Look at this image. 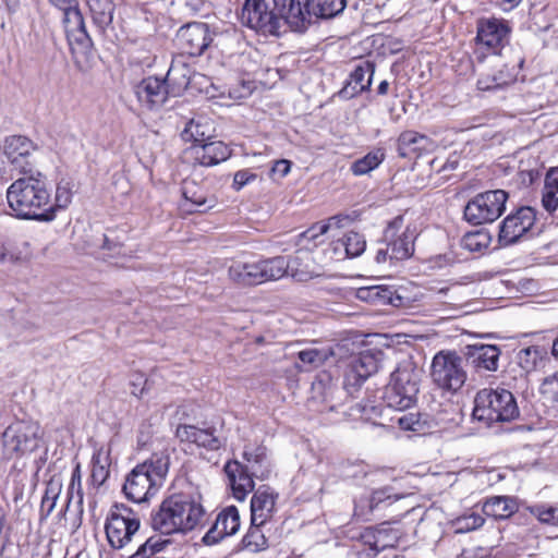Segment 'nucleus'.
I'll use <instances>...</instances> for the list:
<instances>
[{"label":"nucleus","instance_id":"obj_28","mask_svg":"<svg viewBox=\"0 0 558 558\" xmlns=\"http://www.w3.org/2000/svg\"><path fill=\"white\" fill-rule=\"evenodd\" d=\"M196 76V73L186 62L182 59H174L167 72L165 81L169 86L171 96H178L191 85Z\"/></svg>","mask_w":558,"mask_h":558},{"label":"nucleus","instance_id":"obj_57","mask_svg":"<svg viewBox=\"0 0 558 558\" xmlns=\"http://www.w3.org/2000/svg\"><path fill=\"white\" fill-rule=\"evenodd\" d=\"M377 536L380 535L384 539H388L387 548L395 547L400 538V532L383 523L377 527Z\"/></svg>","mask_w":558,"mask_h":558},{"label":"nucleus","instance_id":"obj_17","mask_svg":"<svg viewBox=\"0 0 558 558\" xmlns=\"http://www.w3.org/2000/svg\"><path fill=\"white\" fill-rule=\"evenodd\" d=\"M308 0H274L275 12L281 26L288 24L293 31L303 32L311 24Z\"/></svg>","mask_w":558,"mask_h":558},{"label":"nucleus","instance_id":"obj_45","mask_svg":"<svg viewBox=\"0 0 558 558\" xmlns=\"http://www.w3.org/2000/svg\"><path fill=\"white\" fill-rule=\"evenodd\" d=\"M182 195L186 202H190L194 208L192 210H205L211 207V204L207 205L208 201L204 192L197 186L194 181H186L182 187Z\"/></svg>","mask_w":558,"mask_h":558},{"label":"nucleus","instance_id":"obj_19","mask_svg":"<svg viewBox=\"0 0 558 558\" xmlns=\"http://www.w3.org/2000/svg\"><path fill=\"white\" fill-rule=\"evenodd\" d=\"M3 154L8 161L21 173H28L29 157L36 149L35 144L23 135L7 136L2 144Z\"/></svg>","mask_w":558,"mask_h":558},{"label":"nucleus","instance_id":"obj_27","mask_svg":"<svg viewBox=\"0 0 558 558\" xmlns=\"http://www.w3.org/2000/svg\"><path fill=\"white\" fill-rule=\"evenodd\" d=\"M436 147L437 144L432 138L415 131H404L398 138V151L401 157H409L411 154H428Z\"/></svg>","mask_w":558,"mask_h":558},{"label":"nucleus","instance_id":"obj_24","mask_svg":"<svg viewBox=\"0 0 558 558\" xmlns=\"http://www.w3.org/2000/svg\"><path fill=\"white\" fill-rule=\"evenodd\" d=\"M225 472L229 480L233 497L243 501L248 493L254 489L255 476L247 468L239 461H229L225 465Z\"/></svg>","mask_w":558,"mask_h":558},{"label":"nucleus","instance_id":"obj_1","mask_svg":"<svg viewBox=\"0 0 558 558\" xmlns=\"http://www.w3.org/2000/svg\"><path fill=\"white\" fill-rule=\"evenodd\" d=\"M7 201L16 218L51 221L56 217L46 177L39 171H28L12 182L7 190Z\"/></svg>","mask_w":558,"mask_h":558},{"label":"nucleus","instance_id":"obj_18","mask_svg":"<svg viewBox=\"0 0 558 558\" xmlns=\"http://www.w3.org/2000/svg\"><path fill=\"white\" fill-rule=\"evenodd\" d=\"M241 525L239 510L234 506L222 509L216 517L213 526L203 536L205 545H215L221 539L234 535Z\"/></svg>","mask_w":558,"mask_h":558},{"label":"nucleus","instance_id":"obj_2","mask_svg":"<svg viewBox=\"0 0 558 558\" xmlns=\"http://www.w3.org/2000/svg\"><path fill=\"white\" fill-rule=\"evenodd\" d=\"M205 515L199 496L175 494L166 498L151 515V526L165 535L187 533L198 526Z\"/></svg>","mask_w":558,"mask_h":558},{"label":"nucleus","instance_id":"obj_43","mask_svg":"<svg viewBox=\"0 0 558 558\" xmlns=\"http://www.w3.org/2000/svg\"><path fill=\"white\" fill-rule=\"evenodd\" d=\"M349 416L353 420L362 418L373 422L375 425H383L377 423L376 418L380 417L384 412V407L380 403H356L349 409Z\"/></svg>","mask_w":558,"mask_h":558},{"label":"nucleus","instance_id":"obj_63","mask_svg":"<svg viewBox=\"0 0 558 558\" xmlns=\"http://www.w3.org/2000/svg\"><path fill=\"white\" fill-rule=\"evenodd\" d=\"M521 2L522 0H502L501 7L504 11H510L517 8Z\"/></svg>","mask_w":558,"mask_h":558},{"label":"nucleus","instance_id":"obj_54","mask_svg":"<svg viewBox=\"0 0 558 558\" xmlns=\"http://www.w3.org/2000/svg\"><path fill=\"white\" fill-rule=\"evenodd\" d=\"M56 203L52 206L54 207V210L57 208L63 209L66 208L71 201H72V190L70 187V184L68 182H60L57 185L56 189Z\"/></svg>","mask_w":558,"mask_h":558},{"label":"nucleus","instance_id":"obj_48","mask_svg":"<svg viewBox=\"0 0 558 558\" xmlns=\"http://www.w3.org/2000/svg\"><path fill=\"white\" fill-rule=\"evenodd\" d=\"M462 246L470 252H481L489 244V236L482 231L469 232L461 240Z\"/></svg>","mask_w":558,"mask_h":558},{"label":"nucleus","instance_id":"obj_55","mask_svg":"<svg viewBox=\"0 0 558 558\" xmlns=\"http://www.w3.org/2000/svg\"><path fill=\"white\" fill-rule=\"evenodd\" d=\"M542 392L551 401L558 402V372L544 379Z\"/></svg>","mask_w":558,"mask_h":558},{"label":"nucleus","instance_id":"obj_44","mask_svg":"<svg viewBox=\"0 0 558 558\" xmlns=\"http://www.w3.org/2000/svg\"><path fill=\"white\" fill-rule=\"evenodd\" d=\"M333 355L331 349L308 348L298 353L299 360L306 366V371L322 366Z\"/></svg>","mask_w":558,"mask_h":558},{"label":"nucleus","instance_id":"obj_41","mask_svg":"<svg viewBox=\"0 0 558 558\" xmlns=\"http://www.w3.org/2000/svg\"><path fill=\"white\" fill-rule=\"evenodd\" d=\"M339 248H343L348 257H357L364 253L366 241L362 234L351 231L335 243V251Z\"/></svg>","mask_w":558,"mask_h":558},{"label":"nucleus","instance_id":"obj_35","mask_svg":"<svg viewBox=\"0 0 558 558\" xmlns=\"http://www.w3.org/2000/svg\"><path fill=\"white\" fill-rule=\"evenodd\" d=\"M93 23L101 32L112 24L116 11L113 0H87Z\"/></svg>","mask_w":558,"mask_h":558},{"label":"nucleus","instance_id":"obj_30","mask_svg":"<svg viewBox=\"0 0 558 558\" xmlns=\"http://www.w3.org/2000/svg\"><path fill=\"white\" fill-rule=\"evenodd\" d=\"M352 221L353 218L350 215L333 216L329 219V223L314 225L306 231L300 233L298 235L295 244L301 246L302 248L311 250V246L308 244L313 242V246H316L318 244L317 239L324 235L328 231L330 226L335 225L341 228L348 226Z\"/></svg>","mask_w":558,"mask_h":558},{"label":"nucleus","instance_id":"obj_64","mask_svg":"<svg viewBox=\"0 0 558 558\" xmlns=\"http://www.w3.org/2000/svg\"><path fill=\"white\" fill-rule=\"evenodd\" d=\"M457 166H458V156L456 154H453L449 157V159L445 163L444 169L453 170L457 168Z\"/></svg>","mask_w":558,"mask_h":558},{"label":"nucleus","instance_id":"obj_39","mask_svg":"<svg viewBox=\"0 0 558 558\" xmlns=\"http://www.w3.org/2000/svg\"><path fill=\"white\" fill-rule=\"evenodd\" d=\"M311 20L313 17L331 19L340 14L345 5V0H308Z\"/></svg>","mask_w":558,"mask_h":558},{"label":"nucleus","instance_id":"obj_12","mask_svg":"<svg viewBox=\"0 0 558 558\" xmlns=\"http://www.w3.org/2000/svg\"><path fill=\"white\" fill-rule=\"evenodd\" d=\"M240 20L243 25L264 35H278L281 28V19L275 10H268L265 0H245Z\"/></svg>","mask_w":558,"mask_h":558},{"label":"nucleus","instance_id":"obj_58","mask_svg":"<svg viewBox=\"0 0 558 558\" xmlns=\"http://www.w3.org/2000/svg\"><path fill=\"white\" fill-rule=\"evenodd\" d=\"M256 178L257 175L250 170H240L234 173L232 186L235 191H240Z\"/></svg>","mask_w":558,"mask_h":558},{"label":"nucleus","instance_id":"obj_14","mask_svg":"<svg viewBox=\"0 0 558 558\" xmlns=\"http://www.w3.org/2000/svg\"><path fill=\"white\" fill-rule=\"evenodd\" d=\"M535 219V210L527 206L508 215L499 227L498 241L500 245L508 246L519 242L534 226Z\"/></svg>","mask_w":558,"mask_h":558},{"label":"nucleus","instance_id":"obj_60","mask_svg":"<svg viewBox=\"0 0 558 558\" xmlns=\"http://www.w3.org/2000/svg\"><path fill=\"white\" fill-rule=\"evenodd\" d=\"M291 169V162L286 159L277 160L272 167V172L279 174L281 178L286 177Z\"/></svg>","mask_w":558,"mask_h":558},{"label":"nucleus","instance_id":"obj_29","mask_svg":"<svg viewBox=\"0 0 558 558\" xmlns=\"http://www.w3.org/2000/svg\"><path fill=\"white\" fill-rule=\"evenodd\" d=\"M460 290L461 287L459 284H451L432 291L427 296L428 303L437 311H456L464 303Z\"/></svg>","mask_w":558,"mask_h":558},{"label":"nucleus","instance_id":"obj_6","mask_svg":"<svg viewBox=\"0 0 558 558\" xmlns=\"http://www.w3.org/2000/svg\"><path fill=\"white\" fill-rule=\"evenodd\" d=\"M473 417L487 425L510 422L519 416V408L511 391L504 388H483L474 398Z\"/></svg>","mask_w":558,"mask_h":558},{"label":"nucleus","instance_id":"obj_47","mask_svg":"<svg viewBox=\"0 0 558 558\" xmlns=\"http://www.w3.org/2000/svg\"><path fill=\"white\" fill-rule=\"evenodd\" d=\"M262 525H253L242 539L243 547L252 553L265 550L268 547L267 538L260 530Z\"/></svg>","mask_w":558,"mask_h":558},{"label":"nucleus","instance_id":"obj_8","mask_svg":"<svg viewBox=\"0 0 558 558\" xmlns=\"http://www.w3.org/2000/svg\"><path fill=\"white\" fill-rule=\"evenodd\" d=\"M40 442L41 428L37 422H15L2 434L3 456L11 459L14 456L31 453L39 448Z\"/></svg>","mask_w":558,"mask_h":558},{"label":"nucleus","instance_id":"obj_56","mask_svg":"<svg viewBox=\"0 0 558 558\" xmlns=\"http://www.w3.org/2000/svg\"><path fill=\"white\" fill-rule=\"evenodd\" d=\"M536 357L537 350L532 347L522 349L518 354L520 365L527 372L534 368Z\"/></svg>","mask_w":558,"mask_h":558},{"label":"nucleus","instance_id":"obj_34","mask_svg":"<svg viewBox=\"0 0 558 558\" xmlns=\"http://www.w3.org/2000/svg\"><path fill=\"white\" fill-rule=\"evenodd\" d=\"M523 60H519L518 64L509 66L508 64L502 65L497 72L492 74V83L488 82L487 77H480L477 81V87L481 90H492L506 86L517 80L519 70L521 69Z\"/></svg>","mask_w":558,"mask_h":558},{"label":"nucleus","instance_id":"obj_53","mask_svg":"<svg viewBox=\"0 0 558 558\" xmlns=\"http://www.w3.org/2000/svg\"><path fill=\"white\" fill-rule=\"evenodd\" d=\"M530 513L534 515L541 523L555 526L556 507L546 505H534L527 508Z\"/></svg>","mask_w":558,"mask_h":558},{"label":"nucleus","instance_id":"obj_9","mask_svg":"<svg viewBox=\"0 0 558 558\" xmlns=\"http://www.w3.org/2000/svg\"><path fill=\"white\" fill-rule=\"evenodd\" d=\"M430 376L439 388L457 392L466 380L462 357L453 351H440L432 361Z\"/></svg>","mask_w":558,"mask_h":558},{"label":"nucleus","instance_id":"obj_52","mask_svg":"<svg viewBox=\"0 0 558 558\" xmlns=\"http://www.w3.org/2000/svg\"><path fill=\"white\" fill-rule=\"evenodd\" d=\"M60 490L61 485L59 483H48L45 495L41 499V511H46V515H49L53 511Z\"/></svg>","mask_w":558,"mask_h":558},{"label":"nucleus","instance_id":"obj_5","mask_svg":"<svg viewBox=\"0 0 558 558\" xmlns=\"http://www.w3.org/2000/svg\"><path fill=\"white\" fill-rule=\"evenodd\" d=\"M422 376L423 369L412 359L402 360L391 374L385 390L384 400L387 407L403 411L414 405Z\"/></svg>","mask_w":558,"mask_h":558},{"label":"nucleus","instance_id":"obj_13","mask_svg":"<svg viewBox=\"0 0 558 558\" xmlns=\"http://www.w3.org/2000/svg\"><path fill=\"white\" fill-rule=\"evenodd\" d=\"M511 28L505 20L496 17L482 19L477 22L476 44L498 54L509 44Z\"/></svg>","mask_w":558,"mask_h":558},{"label":"nucleus","instance_id":"obj_31","mask_svg":"<svg viewBox=\"0 0 558 558\" xmlns=\"http://www.w3.org/2000/svg\"><path fill=\"white\" fill-rule=\"evenodd\" d=\"M402 497L403 496L399 493H396L391 486L374 489L369 498L365 500L361 499L355 505V514L365 515L366 513L373 512L380 505H391Z\"/></svg>","mask_w":558,"mask_h":558},{"label":"nucleus","instance_id":"obj_21","mask_svg":"<svg viewBox=\"0 0 558 558\" xmlns=\"http://www.w3.org/2000/svg\"><path fill=\"white\" fill-rule=\"evenodd\" d=\"M278 494L269 486H259L251 499V522L253 525H264L276 510Z\"/></svg>","mask_w":558,"mask_h":558},{"label":"nucleus","instance_id":"obj_59","mask_svg":"<svg viewBox=\"0 0 558 558\" xmlns=\"http://www.w3.org/2000/svg\"><path fill=\"white\" fill-rule=\"evenodd\" d=\"M7 526V515L3 509L0 507V557L3 555L7 543H8V534L5 532Z\"/></svg>","mask_w":558,"mask_h":558},{"label":"nucleus","instance_id":"obj_11","mask_svg":"<svg viewBox=\"0 0 558 558\" xmlns=\"http://www.w3.org/2000/svg\"><path fill=\"white\" fill-rule=\"evenodd\" d=\"M140 529V520L124 506H116L106 521V535L110 546L121 549Z\"/></svg>","mask_w":558,"mask_h":558},{"label":"nucleus","instance_id":"obj_61","mask_svg":"<svg viewBox=\"0 0 558 558\" xmlns=\"http://www.w3.org/2000/svg\"><path fill=\"white\" fill-rule=\"evenodd\" d=\"M81 480H82L81 465L77 464L72 472L71 487L74 488L75 486H77V488L80 490L81 489Z\"/></svg>","mask_w":558,"mask_h":558},{"label":"nucleus","instance_id":"obj_36","mask_svg":"<svg viewBox=\"0 0 558 558\" xmlns=\"http://www.w3.org/2000/svg\"><path fill=\"white\" fill-rule=\"evenodd\" d=\"M518 510L517 500L509 496H494L483 505V512L495 519H507Z\"/></svg>","mask_w":558,"mask_h":558},{"label":"nucleus","instance_id":"obj_26","mask_svg":"<svg viewBox=\"0 0 558 558\" xmlns=\"http://www.w3.org/2000/svg\"><path fill=\"white\" fill-rule=\"evenodd\" d=\"M375 66L368 61H363L355 66L350 74L347 84L339 92V97L342 99H351L364 90H367L372 85Z\"/></svg>","mask_w":558,"mask_h":558},{"label":"nucleus","instance_id":"obj_32","mask_svg":"<svg viewBox=\"0 0 558 558\" xmlns=\"http://www.w3.org/2000/svg\"><path fill=\"white\" fill-rule=\"evenodd\" d=\"M242 456L246 462L244 468H247L255 477L265 478L268 476L270 470L266 447L246 446Z\"/></svg>","mask_w":558,"mask_h":558},{"label":"nucleus","instance_id":"obj_3","mask_svg":"<svg viewBox=\"0 0 558 558\" xmlns=\"http://www.w3.org/2000/svg\"><path fill=\"white\" fill-rule=\"evenodd\" d=\"M289 270L292 277L301 281L312 277L310 271L295 270L283 256L259 260H234L229 266L228 275L238 284L256 286L279 280Z\"/></svg>","mask_w":558,"mask_h":558},{"label":"nucleus","instance_id":"obj_33","mask_svg":"<svg viewBox=\"0 0 558 558\" xmlns=\"http://www.w3.org/2000/svg\"><path fill=\"white\" fill-rule=\"evenodd\" d=\"M90 466L89 483L93 487L99 488L110 473V450L104 447L98 448L92 457Z\"/></svg>","mask_w":558,"mask_h":558},{"label":"nucleus","instance_id":"obj_22","mask_svg":"<svg viewBox=\"0 0 558 558\" xmlns=\"http://www.w3.org/2000/svg\"><path fill=\"white\" fill-rule=\"evenodd\" d=\"M63 25L70 45L76 44L82 48L92 45L90 36L87 33L83 14L78 3L62 10Z\"/></svg>","mask_w":558,"mask_h":558},{"label":"nucleus","instance_id":"obj_42","mask_svg":"<svg viewBox=\"0 0 558 558\" xmlns=\"http://www.w3.org/2000/svg\"><path fill=\"white\" fill-rule=\"evenodd\" d=\"M385 159V153L378 148L369 151L364 157L355 160L351 166V171L354 175H364L372 170L376 169Z\"/></svg>","mask_w":558,"mask_h":558},{"label":"nucleus","instance_id":"obj_25","mask_svg":"<svg viewBox=\"0 0 558 558\" xmlns=\"http://www.w3.org/2000/svg\"><path fill=\"white\" fill-rule=\"evenodd\" d=\"M189 153L196 163L205 167L218 165L231 155L229 147L220 141L193 144Z\"/></svg>","mask_w":558,"mask_h":558},{"label":"nucleus","instance_id":"obj_10","mask_svg":"<svg viewBox=\"0 0 558 558\" xmlns=\"http://www.w3.org/2000/svg\"><path fill=\"white\" fill-rule=\"evenodd\" d=\"M507 199L508 194L504 190L480 193L465 205L464 218L474 226L492 223L505 211Z\"/></svg>","mask_w":558,"mask_h":558},{"label":"nucleus","instance_id":"obj_49","mask_svg":"<svg viewBox=\"0 0 558 558\" xmlns=\"http://www.w3.org/2000/svg\"><path fill=\"white\" fill-rule=\"evenodd\" d=\"M484 518L475 512L461 515L453 521L457 533H466L481 527L484 524Z\"/></svg>","mask_w":558,"mask_h":558},{"label":"nucleus","instance_id":"obj_62","mask_svg":"<svg viewBox=\"0 0 558 558\" xmlns=\"http://www.w3.org/2000/svg\"><path fill=\"white\" fill-rule=\"evenodd\" d=\"M52 5L60 9L61 11L68 9V7H72L77 2V0H48Z\"/></svg>","mask_w":558,"mask_h":558},{"label":"nucleus","instance_id":"obj_20","mask_svg":"<svg viewBox=\"0 0 558 558\" xmlns=\"http://www.w3.org/2000/svg\"><path fill=\"white\" fill-rule=\"evenodd\" d=\"M501 350L495 344H469L464 349L466 362L476 372H496L499 367Z\"/></svg>","mask_w":558,"mask_h":558},{"label":"nucleus","instance_id":"obj_50","mask_svg":"<svg viewBox=\"0 0 558 558\" xmlns=\"http://www.w3.org/2000/svg\"><path fill=\"white\" fill-rule=\"evenodd\" d=\"M377 527L365 529L361 534V541L364 545L369 547L373 551V556H376L387 548L388 539H384L380 535L377 536Z\"/></svg>","mask_w":558,"mask_h":558},{"label":"nucleus","instance_id":"obj_23","mask_svg":"<svg viewBox=\"0 0 558 558\" xmlns=\"http://www.w3.org/2000/svg\"><path fill=\"white\" fill-rule=\"evenodd\" d=\"M175 436L181 441L195 444L209 450H218L222 445L215 427L199 428L194 425L180 424L177 427Z\"/></svg>","mask_w":558,"mask_h":558},{"label":"nucleus","instance_id":"obj_7","mask_svg":"<svg viewBox=\"0 0 558 558\" xmlns=\"http://www.w3.org/2000/svg\"><path fill=\"white\" fill-rule=\"evenodd\" d=\"M403 219L397 217L384 231L383 240L375 251L377 264H393L410 258L414 253L415 232L409 227L402 229Z\"/></svg>","mask_w":558,"mask_h":558},{"label":"nucleus","instance_id":"obj_40","mask_svg":"<svg viewBox=\"0 0 558 558\" xmlns=\"http://www.w3.org/2000/svg\"><path fill=\"white\" fill-rule=\"evenodd\" d=\"M203 118L192 119L185 125L181 133L184 141H191L194 144H202L210 137L211 128L207 121H203Z\"/></svg>","mask_w":558,"mask_h":558},{"label":"nucleus","instance_id":"obj_16","mask_svg":"<svg viewBox=\"0 0 558 558\" xmlns=\"http://www.w3.org/2000/svg\"><path fill=\"white\" fill-rule=\"evenodd\" d=\"M213 41L209 28L205 23H190L181 27L177 34V43L182 53L201 56Z\"/></svg>","mask_w":558,"mask_h":558},{"label":"nucleus","instance_id":"obj_38","mask_svg":"<svg viewBox=\"0 0 558 558\" xmlns=\"http://www.w3.org/2000/svg\"><path fill=\"white\" fill-rule=\"evenodd\" d=\"M357 298L363 301L391 304L393 306L401 305V296L397 295L393 291H391L388 288H383L378 286L359 289Z\"/></svg>","mask_w":558,"mask_h":558},{"label":"nucleus","instance_id":"obj_15","mask_svg":"<svg viewBox=\"0 0 558 558\" xmlns=\"http://www.w3.org/2000/svg\"><path fill=\"white\" fill-rule=\"evenodd\" d=\"M138 102L148 110L160 109L168 100L171 92L165 78L148 76L134 86Z\"/></svg>","mask_w":558,"mask_h":558},{"label":"nucleus","instance_id":"obj_37","mask_svg":"<svg viewBox=\"0 0 558 558\" xmlns=\"http://www.w3.org/2000/svg\"><path fill=\"white\" fill-rule=\"evenodd\" d=\"M542 205L550 214L558 208V167L550 168L545 175Z\"/></svg>","mask_w":558,"mask_h":558},{"label":"nucleus","instance_id":"obj_46","mask_svg":"<svg viewBox=\"0 0 558 558\" xmlns=\"http://www.w3.org/2000/svg\"><path fill=\"white\" fill-rule=\"evenodd\" d=\"M398 425L403 430H411L418 434H425L432 428L427 415L421 413H408L397 420Z\"/></svg>","mask_w":558,"mask_h":558},{"label":"nucleus","instance_id":"obj_4","mask_svg":"<svg viewBox=\"0 0 558 558\" xmlns=\"http://www.w3.org/2000/svg\"><path fill=\"white\" fill-rule=\"evenodd\" d=\"M168 470L169 457L163 453H155L144 463L136 465L123 485L126 498L136 504L146 501L161 486Z\"/></svg>","mask_w":558,"mask_h":558},{"label":"nucleus","instance_id":"obj_51","mask_svg":"<svg viewBox=\"0 0 558 558\" xmlns=\"http://www.w3.org/2000/svg\"><path fill=\"white\" fill-rule=\"evenodd\" d=\"M313 391L320 395L323 401L329 402L333 399L335 392L339 391L329 376L319 377L313 383Z\"/></svg>","mask_w":558,"mask_h":558}]
</instances>
